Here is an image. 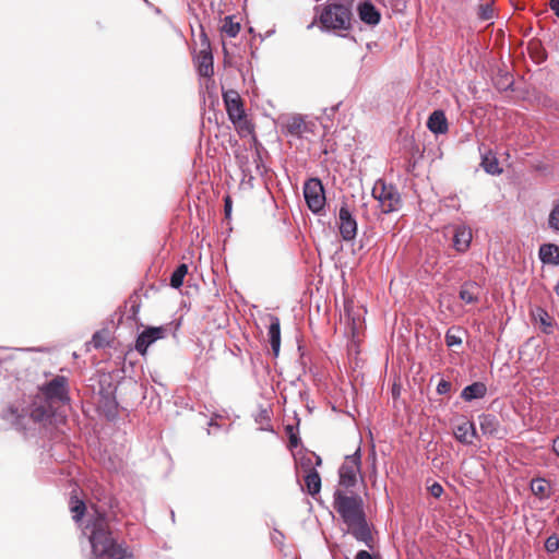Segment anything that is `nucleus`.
<instances>
[{
	"label": "nucleus",
	"mask_w": 559,
	"mask_h": 559,
	"mask_svg": "<svg viewBox=\"0 0 559 559\" xmlns=\"http://www.w3.org/2000/svg\"><path fill=\"white\" fill-rule=\"evenodd\" d=\"M83 533L91 544V559H132L127 549L114 537L109 521L104 513L95 511L90 516Z\"/></svg>",
	"instance_id": "obj_1"
},
{
	"label": "nucleus",
	"mask_w": 559,
	"mask_h": 559,
	"mask_svg": "<svg viewBox=\"0 0 559 559\" xmlns=\"http://www.w3.org/2000/svg\"><path fill=\"white\" fill-rule=\"evenodd\" d=\"M333 507L347 525V532L368 548H373V537L366 520L364 501L356 493L346 495L336 489L333 495Z\"/></svg>",
	"instance_id": "obj_2"
},
{
	"label": "nucleus",
	"mask_w": 559,
	"mask_h": 559,
	"mask_svg": "<svg viewBox=\"0 0 559 559\" xmlns=\"http://www.w3.org/2000/svg\"><path fill=\"white\" fill-rule=\"evenodd\" d=\"M350 10L344 4L328 5L320 16V22L328 29L346 31L350 27Z\"/></svg>",
	"instance_id": "obj_3"
},
{
	"label": "nucleus",
	"mask_w": 559,
	"mask_h": 559,
	"mask_svg": "<svg viewBox=\"0 0 559 559\" xmlns=\"http://www.w3.org/2000/svg\"><path fill=\"white\" fill-rule=\"evenodd\" d=\"M372 195L379 201L383 213H392L401 207V195L393 185H388L383 180H378L372 188Z\"/></svg>",
	"instance_id": "obj_4"
},
{
	"label": "nucleus",
	"mask_w": 559,
	"mask_h": 559,
	"mask_svg": "<svg viewBox=\"0 0 559 559\" xmlns=\"http://www.w3.org/2000/svg\"><path fill=\"white\" fill-rule=\"evenodd\" d=\"M304 197L312 213L320 214L324 210L325 193L320 179L310 178L305 182Z\"/></svg>",
	"instance_id": "obj_5"
},
{
	"label": "nucleus",
	"mask_w": 559,
	"mask_h": 559,
	"mask_svg": "<svg viewBox=\"0 0 559 559\" xmlns=\"http://www.w3.org/2000/svg\"><path fill=\"white\" fill-rule=\"evenodd\" d=\"M40 391L45 399L49 402L66 404L70 401L68 379L63 376H57L49 382L45 383Z\"/></svg>",
	"instance_id": "obj_6"
},
{
	"label": "nucleus",
	"mask_w": 559,
	"mask_h": 559,
	"mask_svg": "<svg viewBox=\"0 0 559 559\" xmlns=\"http://www.w3.org/2000/svg\"><path fill=\"white\" fill-rule=\"evenodd\" d=\"M360 473V450L347 455L338 469L340 486L345 488L354 487L357 483V475Z\"/></svg>",
	"instance_id": "obj_7"
},
{
	"label": "nucleus",
	"mask_w": 559,
	"mask_h": 559,
	"mask_svg": "<svg viewBox=\"0 0 559 559\" xmlns=\"http://www.w3.org/2000/svg\"><path fill=\"white\" fill-rule=\"evenodd\" d=\"M338 230L344 241H352L357 235V221L346 203H343L338 211Z\"/></svg>",
	"instance_id": "obj_8"
},
{
	"label": "nucleus",
	"mask_w": 559,
	"mask_h": 559,
	"mask_svg": "<svg viewBox=\"0 0 559 559\" xmlns=\"http://www.w3.org/2000/svg\"><path fill=\"white\" fill-rule=\"evenodd\" d=\"M449 230L453 235L452 240L455 251L465 253L469 249L473 239L471 227L465 224H453L449 227Z\"/></svg>",
	"instance_id": "obj_9"
},
{
	"label": "nucleus",
	"mask_w": 559,
	"mask_h": 559,
	"mask_svg": "<svg viewBox=\"0 0 559 559\" xmlns=\"http://www.w3.org/2000/svg\"><path fill=\"white\" fill-rule=\"evenodd\" d=\"M223 99L229 119L236 123L245 118L242 102L238 92L228 90L223 93Z\"/></svg>",
	"instance_id": "obj_10"
},
{
	"label": "nucleus",
	"mask_w": 559,
	"mask_h": 559,
	"mask_svg": "<svg viewBox=\"0 0 559 559\" xmlns=\"http://www.w3.org/2000/svg\"><path fill=\"white\" fill-rule=\"evenodd\" d=\"M283 127L286 134L300 139L313 132L314 123L307 122L301 115H293L286 118Z\"/></svg>",
	"instance_id": "obj_11"
},
{
	"label": "nucleus",
	"mask_w": 559,
	"mask_h": 559,
	"mask_svg": "<svg viewBox=\"0 0 559 559\" xmlns=\"http://www.w3.org/2000/svg\"><path fill=\"white\" fill-rule=\"evenodd\" d=\"M167 329L164 326H151L145 329L136 338L135 349L145 355L150 345L165 337Z\"/></svg>",
	"instance_id": "obj_12"
},
{
	"label": "nucleus",
	"mask_w": 559,
	"mask_h": 559,
	"mask_svg": "<svg viewBox=\"0 0 559 559\" xmlns=\"http://www.w3.org/2000/svg\"><path fill=\"white\" fill-rule=\"evenodd\" d=\"M453 435L459 442L469 445L477 438V430L472 421L463 420L454 427Z\"/></svg>",
	"instance_id": "obj_13"
},
{
	"label": "nucleus",
	"mask_w": 559,
	"mask_h": 559,
	"mask_svg": "<svg viewBox=\"0 0 559 559\" xmlns=\"http://www.w3.org/2000/svg\"><path fill=\"white\" fill-rule=\"evenodd\" d=\"M481 433L487 437H498L501 432L500 420L496 415L481 414L479 417Z\"/></svg>",
	"instance_id": "obj_14"
},
{
	"label": "nucleus",
	"mask_w": 559,
	"mask_h": 559,
	"mask_svg": "<svg viewBox=\"0 0 559 559\" xmlns=\"http://www.w3.org/2000/svg\"><path fill=\"white\" fill-rule=\"evenodd\" d=\"M301 465L304 467H309V472L305 476V484H306L308 493L310 496L314 497L317 493L320 492L321 477L314 468H311V459L302 460Z\"/></svg>",
	"instance_id": "obj_15"
},
{
	"label": "nucleus",
	"mask_w": 559,
	"mask_h": 559,
	"mask_svg": "<svg viewBox=\"0 0 559 559\" xmlns=\"http://www.w3.org/2000/svg\"><path fill=\"white\" fill-rule=\"evenodd\" d=\"M427 128L435 134L448 132V120L442 110H435L428 118Z\"/></svg>",
	"instance_id": "obj_16"
},
{
	"label": "nucleus",
	"mask_w": 559,
	"mask_h": 559,
	"mask_svg": "<svg viewBox=\"0 0 559 559\" xmlns=\"http://www.w3.org/2000/svg\"><path fill=\"white\" fill-rule=\"evenodd\" d=\"M269 342L274 356H277L281 348V323L275 316H270V326L267 331Z\"/></svg>",
	"instance_id": "obj_17"
},
{
	"label": "nucleus",
	"mask_w": 559,
	"mask_h": 559,
	"mask_svg": "<svg viewBox=\"0 0 559 559\" xmlns=\"http://www.w3.org/2000/svg\"><path fill=\"white\" fill-rule=\"evenodd\" d=\"M358 14L360 20L366 24L377 25L380 22L379 11L369 1H364L358 5Z\"/></svg>",
	"instance_id": "obj_18"
},
{
	"label": "nucleus",
	"mask_w": 559,
	"mask_h": 559,
	"mask_svg": "<svg viewBox=\"0 0 559 559\" xmlns=\"http://www.w3.org/2000/svg\"><path fill=\"white\" fill-rule=\"evenodd\" d=\"M460 298L466 304H476L479 300L480 286L474 281H467L462 284Z\"/></svg>",
	"instance_id": "obj_19"
},
{
	"label": "nucleus",
	"mask_w": 559,
	"mask_h": 559,
	"mask_svg": "<svg viewBox=\"0 0 559 559\" xmlns=\"http://www.w3.org/2000/svg\"><path fill=\"white\" fill-rule=\"evenodd\" d=\"M530 489L539 500L549 499L552 495L550 483L542 477L533 478L530 484Z\"/></svg>",
	"instance_id": "obj_20"
},
{
	"label": "nucleus",
	"mask_w": 559,
	"mask_h": 559,
	"mask_svg": "<svg viewBox=\"0 0 559 559\" xmlns=\"http://www.w3.org/2000/svg\"><path fill=\"white\" fill-rule=\"evenodd\" d=\"M197 62L200 75L205 78L213 75V56L210 49H202L197 57Z\"/></svg>",
	"instance_id": "obj_21"
},
{
	"label": "nucleus",
	"mask_w": 559,
	"mask_h": 559,
	"mask_svg": "<svg viewBox=\"0 0 559 559\" xmlns=\"http://www.w3.org/2000/svg\"><path fill=\"white\" fill-rule=\"evenodd\" d=\"M487 393V386L483 382H474L465 386L461 392V397L465 402L483 399Z\"/></svg>",
	"instance_id": "obj_22"
},
{
	"label": "nucleus",
	"mask_w": 559,
	"mask_h": 559,
	"mask_svg": "<svg viewBox=\"0 0 559 559\" xmlns=\"http://www.w3.org/2000/svg\"><path fill=\"white\" fill-rule=\"evenodd\" d=\"M539 258L543 263L559 264V246L554 243H545L539 248Z\"/></svg>",
	"instance_id": "obj_23"
},
{
	"label": "nucleus",
	"mask_w": 559,
	"mask_h": 559,
	"mask_svg": "<svg viewBox=\"0 0 559 559\" xmlns=\"http://www.w3.org/2000/svg\"><path fill=\"white\" fill-rule=\"evenodd\" d=\"M481 167L489 175H499L502 173V169L499 167V162L497 157L488 152L481 157Z\"/></svg>",
	"instance_id": "obj_24"
},
{
	"label": "nucleus",
	"mask_w": 559,
	"mask_h": 559,
	"mask_svg": "<svg viewBox=\"0 0 559 559\" xmlns=\"http://www.w3.org/2000/svg\"><path fill=\"white\" fill-rule=\"evenodd\" d=\"M221 31L228 37L234 38L240 31V24L238 22H234L233 16H226L223 21Z\"/></svg>",
	"instance_id": "obj_25"
},
{
	"label": "nucleus",
	"mask_w": 559,
	"mask_h": 559,
	"mask_svg": "<svg viewBox=\"0 0 559 559\" xmlns=\"http://www.w3.org/2000/svg\"><path fill=\"white\" fill-rule=\"evenodd\" d=\"M188 273V266L187 264H180L177 266V269L173 272L170 276V286L173 288H179L182 286L183 278Z\"/></svg>",
	"instance_id": "obj_26"
},
{
	"label": "nucleus",
	"mask_w": 559,
	"mask_h": 559,
	"mask_svg": "<svg viewBox=\"0 0 559 559\" xmlns=\"http://www.w3.org/2000/svg\"><path fill=\"white\" fill-rule=\"evenodd\" d=\"M537 317L542 331L546 334H551L555 325L552 318L543 309L537 310Z\"/></svg>",
	"instance_id": "obj_27"
},
{
	"label": "nucleus",
	"mask_w": 559,
	"mask_h": 559,
	"mask_svg": "<svg viewBox=\"0 0 559 559\" xmlns=\"http://www.w3.org/2000/svg\"><path fill=\"white\" fill-rule=\"evenodd\" d=\"M445 344L449 347L460 346L462 344V329L459 326L450 328L445 333Z\"/></svg>",
	"instance_id": "obj_28"
},
{
	"label": "nucleus",
	"mask_w": 559,
	"mask_h": 559,
	"mask_svg": "<svg viewBox=\"0 0 559 559\" xmlns=\"http://www.w3.org/2000/svg\"><path fill=\"white\" fill-rule=\"evenodd\" d=\"M70 509H71V512L73 513L72 518L75 522H79L81 520V518L84 515V512H85V503L78 499V498H71V501H70Z\"/></svg>",
	"instance_id": "obj_29"
},
{
	"label": "nucleus",
	"mask_w": 559,
	"mask_h": 559,
	"mask_svg": "<svg viewBox=\"0 0 559 559\" xmlns=\"http://www.w3.org/2000/svg\"><path fill=\"white\" fill-rule=\"evenodd\" d=\"M548 225L551 229L559 231V202L554 205L549 214Z\"/></svg>",
	"instance_id": "obj_30"
},
{
	"label": "nucleus",
	"mask_w": 559,
	"mask_h": 559,
	"mask_svg": "<svg viewBox=\"0 0 559 559\" xmlns=\"http://www.w3.org/2000/svg\"><path fill=\"white\" fill-rule=\"evenodd\" d=\"M92 343L95 348H103L108 344L107 332L97 331L92 337Z\"/></svg>",
	"instance_id": "obj_31"
},
{
	"label": "nucleus",
	"mask_w": 559,
	"mask_h": 559,
	"mask_svg": "<svg viewBox=\"0 0 559 559\" xmlns=\"http://www.w3.org/2000/svg\"><path fill=\"white\" fill-rule=\"evenodd\" d=\"M31 416L35 421H41L50 417V412L45 406H36L32 409Z\"/></svg>",
	"instance_id": "obj_32"
},
{
	"label": "nucleus",
	"mask_w": 559,
	"mask_h": 559,
	"mask_svg": "<svg viewBox=\"0 0 559 559\" xmlns=\"http://www.w3.org/2000/svg\"><path fill=\"white\" fill-rule=\"evenodd\" d=\"M545 549L549 554H554L559 549V536L554 533L545 542Z\"/></svg>",
	"instance_id": "obj_33"
},
{
	"label": "nucleus",
	"mask_w": 559,
	"mask_h": 559,
	"mask_svg": "<svg viewBox=\"0 0 559 559\" xmlns=\"http://www.w3.org/2000/svg\"><path fill=\"white\" fill-rule=\"evenodd\" d=\"M493 16V10L490 3H481L478 7V17L483 21H488Z\"/></svg>",
	"instance_id": "obj_34"
},
{
	"label": "nucleus",
	"mask_w": 559,
	"mask_h": 559,
	"mask_svg": "<svg viewBox=\"0 0 559 559\" xmlns=\"http://www.w3.org/2000/svg\"><path fill=\"white\" fill-rule=\"evenodd\" d=\"M452 384L450 381L441 379L437 385V393L440 395L448 394L451 391Z\"/></svg>",
	"instance_id": "obj_35"
},
{
	"label": "nucleus",
	"mask_w": 559,
	"mask_h": 559,
	"mask_svg": "<svg viewBox=\"0 0 559 559\" xmlns=\"http://www.w3.org/2000/svg\"><path fill=\"white\" fill-rule=\"evenodd\" d=\"M429 491L435 498H439L443 493V488L439 483H433L429 487Z\"/></svg>",
	"instance_id": "obj_36"
},
{
	"label": "nucleus",
	"mask_w": 559,
	"mask_h": 559,
	"mask_svg": "<svg viewBox=\"0 0 559 559\" xmlns=\"http://www.w3.org/2000/svg\"><path fill=\"white\" fill-rule=\"evenodd\" d=\"M283 539H284V535L280 531L274 530V532L272 534L273 543L281 545L283 543Z\"/></svg>",
	"instance_id": "obj_37"
},
{
	"label": "nucleus",
	"mask_w": 559,
	"mask_h": 559,
	"mask_svg": "<svg viewBox=\"0 0 559 559\" xmlns=\"http://www.w3.org/2000/svg\"><path fill=\"white\" fill-rule=\"evenodd\" d=\"M224 210H225L226 217H229L230 213H231V200L229 197L225 198Z\"/></svg>",
	"instance_id": "obj_38"
},
{
	"label": "nucleus",
	"mask_w": 559,
	"mask_h": 559,
	"mask_svg": "<svg viewBox=\"0 0 559 559\" xmlns=\"http://www.w3.org/2000/svg\"><path fill=\"white\" fill-rule=\"evenodd\" d=\"M356 559H373L367 550H359L356 555Z\"/></svg>",
	"instance_id": "obj_39"
},
{
	"label": "nucleus",
	"mask_w": 559,
	"mask_h": 559,
	"mask_svg": "<svg viewBox=\"0 0 559 559\" xmlns=\"http://www.w3.org/2000/svg\"><path fill=\"white\" fill-rule=\"evenodd\" d=\"M554 453L559 457V436L556 437L552 440V447H551Z\"/></svg>",
	"instance_id": "obj_40"
},
{
	"label": "nucleus",
	"mask_w": 559,
	"mask_h": 559,
	"mask_svg": "<svg viewBox=\"0 0 559 559\" xmlns=\"http://www.w3.org/2000/svg\"><path fill=\"white\" fill-rule=\"evenodd\" d=\"M550 8L555 11L556 15L559 17V0H550Z\"/></svg>",
	"instance_id": "obj_41"
},
{
	"label": "nucleus",
	"mask_w": 559,
	"mask_h": 559,
	"mask_svg": "<svg viewBox=\"0 0 559 559\" xmlns=\"http://www.w3.org/2000/svg\"><path fill=\"white\" fill-rule=\"evenodd\" d=\"M289 443L292 448H296L299 443V439L295 435H290Z\"/></svg>",
	"instance_id": "obj_42"
},
{
	"label": "nucleus",
	"mask_w": 559,
	"mask_h": 559,
	"mask_svg": "<svg viewBox=\"0 0 559 559\" xmlns=\"http://www.w3.org/2000/svg\"><path fill=\"white\" fill-rule=\"evenodd\" d=\"M263 418H267L266 411H262L261 414H260V419H263Z\"/></svg>",
	"instance_id": "obj_43"
},
{
	"label": "nucleus",
	"mask_w": 559,
	"mask_h": 559,
	"mask_svg": "<svg viewBox=\"0 0 559 559\" xmlns=\"http://www.w3.org/2000/svg\"><path fill=\"white\" fill-rule=\"evenodd\" d=\"M555 292H556V294L559 296V284H558V285H556V287H555Z\"/></svg>",
	"instance_id": "obj_44"
},
{
	"label": "nucleus",
	"mask_w": 559,
	"mask_h": 559,
	"mask_svg": "<svg viewBox=\"0 0 559 559\" xmlns=\"http://www.w3.org/2000/svg\"><path fill=\"white\" fill-rule=\"evenodd\" d=\"M316 459H317V464L320 465L321 464V459L319 456H317Z\"/></svg>",
	"instance_id": "obj_45"
}]
</instances>
